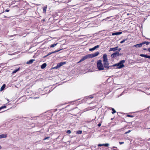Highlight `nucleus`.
Instances as JSON below:
<instances>
[{"label":"nucleus","mask_w":150,"mask_h":150,"mask_svg":"<svg viewBox=\"0 0 150 150\" xmlns=\"http://www.w3.org/2000/svg\"><path fill=\"white\" fill-rule=\"evenodd\" d=\"M125 62V61L124 60H122L120 61L119 63L115 64L111 66L112 67H116L117 69H120L125 67L124 65L123 64Z\"/></svg>","instance_id":"1"},{"label":"nucleus","mask_w":150,"mask_h":150,"mask_svg":"<svg viewBox=\"0 0 150 150\" xmlns=\"http://www.w3.org/2000/svg\"><path fill=\"white\" fill-rule=\"evenodd\" d=\"M97 66L99 70H101L104 69V67L103 64L102 63V61L100 60H99L97 61Z\"/></svg>","instance_id":"2"},{"label":"nucleus","mask_w":150,"mask_h":150,"mask_svg":"<svg viewBox=\"0 0 150 150\" xmlns=\"http://www.w3.org/2000/svg\"><path fill=\"white\" fill-rule=\"evenodd\" d=\"M103 64L104 67L108 69H111L112 67L111 66H108L109 63L108 61H105V62H103Z\"/></svg>","instance_id":"3"},{"label":"nucleus","mask_w":150,"mask_h":150,"mask_svg":"<svg viewBox=\"0 0 150 150\" xmlns=\"http://www.w3.org/2000/svg\"><path fill=\"white\" fill-rule=\"evenodd\" d=\"M99 54V52H97L95 53L89 54V55L90 58H91L97 56Z\"/></svg>","instance_id":"4"},{"label":"nucleus","mask_w":150,"mask_h":150,"mask_svg":"<svg viewBox=\"0 0 150 150\" xmlns=\"http://www.w3.org/2000/svg\"><path fill=\"white\" fill-rule=\"evenodd\" d=\"M88 58H90V57L89 56V54H87L86 56L83 57L79 61V62H82L85 60L86 59Z\"/></svg>","instance_id":"5"},{"label":"nucleus","mask_w":150,"mask_h":150,"mask_svg":"<svg viewBox=\"0 0 150 150\" xmlns=\"http://www.w3.org/2000/svg\"><path fill=\"white\" fill-rule=\"evenodd\" d=\"M66 64V62H61L60 63H58L57 66L54 67V68L57 69L60 67L62 66L64 64Z\"/></svg>","instance_id":"6"},{"label":"nucleus","mask_w":150,"mask_h":150,"mask_svg":"<svg viewBox=\"0 0 150 150\" xmlns=\"http://www.w3.org/2000/svg\"><path fill=\"white\" fill-rule=\"evenodd\" d=\"M103 62H105V61H107L108 60L107 56L106 54H103Z\"/></svg>","instance_id":"7"},{"label":"nucleus","mask_w":150,"mask_h":150,"mask_svg":"<svg viewBox=\"0 0 150 150\" xmlns=\"http://www.w3.org/2000/svg\"><path fill=\"white\" fill-rule=\"evenodd\" d=\"M117 54L116 52L112 54L111 55V58L112 59L118 57Z\"/></svg>","instance_id":"8"},{"label":"nucleus","mask_w":150,"mask_h":150,"mask_svg":"<svg viewBox=\"0 0 150 150\" xmlns=\"http://www.w3.org/2000/svg\"><path fill=\"white\" fill-rule=\"evenodd\" d=\"M118 47L117 46L116 47L114 48H110L109 50V51L110 52L112 51H115L117 50V48Z\"/></svg>","instance_id":"9"},{"label":"nucleus","mask_w":150,"mask_h":150,"mask_svg":"<svg viewBox=\"0 0 150 150\" xmlns=\"http://www.w3.org/2000/svg\"><path fill=\"white\" fill-rule=\"evenodd\" d=\"M99 45H97L95 47H93L91 48H90L89 49V50L90 51H93L95 50L96 49L98 48L99 47Z\"/></svg>","instance_id":"10"},{"label":"nucleus","mask_w":150,"mask_h":150,"mask_svg":"<svg viewBox=\"0 0 150 150\" xmlns=\"http://www.w3.org/2000/svg\"><path fill=\"white\" fill-rule=\"evenodd\" d=\"M122 33V32H118L112 33V35H118L121 34Z\"/></svg>","instance_id":"11"},{"label":"nucleus","mask_w":150,"mask_h":150,"mask_svg":"<svg viewBox=\"0 0 150 150\" xmlns=\"http://www.w3.org/2000/svg\"><path fill=\"white\" fill-rule=\"evenodd\" d=\"M143 45L142 44V42L140 44H137L135 45L134 46V47H142V45Z\"/></svg>","instance_id":"12"},{"label":"nucleus","mask_w":150,"mask_h":150,"mask_svg":"<svg viewBox=\"0 0 150 150\" xmlns=\"http://www.w3.org/2000/svg\"><path fill=\"white\" fill-rule=\"evenodd\" d=\"M7 137V134H2L0 135V139L3 138H6Z\"/></svg>","instance_id":"13"},{"label":"nucleus","mask_w":150,"mask_h":150,"mask_svg":"<svg viewBox=\"0 0 150 150\" xmlns=\"http://www.w3.org/2000/svg\"><path fill=\"white\" fill-rule=\"evenodd\" d=\"M35 61L34 59H31L27 62V64H31L33 62Z\"/></svg>","instance_id":"14"},{"label":"nucleus","mask_w":150,"mask_h":150,"mask_svg":"<svg viewBox=\"0 0 150 150\" xmlns=\"http://www.w3.org/2000/svg\"><path fill=\"white\" fill-rule=\"evenodd\" d=\"M62 49H60V50H56L55 51H54V52H50L48 54H47V55L48 56H49L51 54H53V53H55V52H57L59 51H60Z\"/></svg>","instance_id":"15"},{"label":"nucleus","mask_w":150,"mask_h":150,"mask_svg":"<svg viewBox=\"0 0 150 150\" xmlns=\"http://www.w3.org/2000/svg\"><path fill=\"white\" fill-rule=\"evenodd\" d=\"M47 66V64L46 63H45L42 64L41 66V68L42 69H44L45 68L46 66Z\"/></svg>","instance_id":"16"},{"label":"nucleus","mask_w":150,"mask_h":150,"mask_svg":"<svg viewBox=\"0 0 150 150\" xmlns=\"http://www.w3.org/2000/svg\"><path fill=\"white\" fill-rule=\"evenodd\" d=\"M140 56L141 57H146V58H149V55H146V54H140Z\"/></svg>","instance_id":"17"},{"label":"nucleus","mask_w":150,"mask_h":150,"mask_svg":"<svg viewBox=\"0 0 150 150\" xmlns=\"http://www.w3.org/2000/svg\"><path fill=\"white\" fill-rule=\"evenodd\" d=\"M150 43V42H149L144 41L142 42V44H143V45L144 44H146V45H148Z\"/></svg>","instance_id":"18"},{"label":"nucleus","mask_w":150,"mask_h":150,"mask_svg":"<svg viewBox=\"0 0 150 150\" xmlns=\"http://www.w3.org/2000/svg\"><path fill=\"white\" fill-rule=\"evenodd\" d=\"M5 87H6V85L5 84H3L2 85V86H1V91L3 90L4 89V88H5Z\"/></svg>","instance_id":"19"},{"label":"nucleus","mask_w":150,"mask_h":150,"mask_svg":"<svg viewBox=\"0 0 150 150\" xmlns=\"http://www.w3.org/2000/svg\"><path fill=\"white\" fill-rule=\"evenodd\" d=\"M57 44L58 43H57L55 44H53L51 45L50 46V47H55L56 45H57Z\"/></svg>","instance_id":"20"},{"label":"nucleus","mask_w":150,"mask_h":150,"mask_svg":"<svg viewBox=\"0 0 150 150\" xmlns=\"http://www.w3.org/2000/svg\"><path fill=\"white\" fill-rule=\"evenodd\" d=\"M19 70V68H18L17 69H16L15 70H14L13 72V73L14 74L16 73Z\"/></svg>","instance_id":"21"},{"label":"nucleus","mask_w":150,"mask_h":150,"mask_svg":"<svg viewBox=\"0 0 150 150\" xmlns=\"http://www.w3.org/2000/svg\"><path fill=\"white\" fill-rule=\"evenodd\" d=\"M111 110L112 111V114H114L116 112V111L113 108H112Z\"/></svg>","instance_id":"22"},{"label":"nucleus","mask_w":150,"mask_h":150,"mask_svg":"<svg viewBox=\"0 0 150 150\" xmlns=\"http://www.w3.org/2000/svg\"><path fill=\"white\" fill-rule=\"evenodd\" d=\"M82 133V131L81 130H78L76 131V134H81Z\"/></svg>","instance_id":"23"},{"label":"nucleus","mask_w":150,"mask_h":150,"mask_svg":"<svg viewBox=\"0 0 150 150\" xmlns=\"http://www.w3.org/2000/svg\"><path fill=\"white\" fill-rule=\"evenodd\" d=\"M128 39L127 38H126V39H124L123 40L121 41L120 42V43H124V42H125V41H127V40Z\"/></svg>","instance_id":"24"},{"label":"nucleus","mask_w":150,"mask_h":150,"mask_svg":"<svg viewBox=\"0 0 150 150\" xmlns=\"http://www.w3.org/2000/svg\"><path fill=\"white\" fill-rule=\"evenodd\" d=\"M46 9H47L46 7H44L43 8V11L44 13H46Z\"/></svg>","instance_id":"25"},{"label":"nucleus","mask_w":150,"mask_h":150,"mask_svg":"<svg viewBox=\"0 0 150 150\" xmlns=\"http://www.w3.org/2000/svg\"><path fill=\"white\" fill-rule=\"evenodd\" d=\"M117 54L118 57H119L120 55H122V54L119 53V52H117Z\"/></svg>","instance_id":"26"},{"label":"nucleus","mask_w":150,"mask_h":150,"mask_svg":"<svg viewBox=\"0 0 150 150\" xmlns=\"http://www.w3.org/2000/svg\"><path fill=\"white\" fill-rule=\"evenodd\" d=\"M104 146H108L109 145V144L108 143H106L105 144H104L103 145Z\"/></svg>","instance_id":"27"},{"label":"nucleus","mask_w":150,"mask_h":150,"mask_svg":"<svg viewBox=\"0 0 150 150\" xmlns=\"http://www.w3.org/2000/svg\"><path fill=\"white\" fill-rule=\"evenodd\" d=\"M67 133L70 134L71 133V131L70 130H68L67 131Z\"/></svg>","instance_id":"28"},{"label":"nucleus","mask_w":150,"mask_h":150,"mask_svg":"<svg viewBox=\"0 0 150 150\" xmlns=\"http://www.w3.org/2000/svg\"><path fill=\"white\" fill-rule=\"evenodd\" d=\"M127 116L128 117H134V116L133 115H127Z\"/></svg>","instance_id":"29"},{"label":"nucleus","mask_w":150,"mask_h":150,"mask_svg":"<svg viewBox=\"0 0 150 150\" xmlns=\"http://www.w3.org/2000/svg\"><path fill=\"white\" fill-rule=\"evenodd\" d=\"M121 50V48H119V49H117V51H116V52H119Z\"/></svg>","instance_id":"30"},{"label":"nucleus","mask_w":150,"mask_h":150,"mask_svg":"<svg viewBox=\"0 0 150 150\" xmlns=\"http://www.w3.org/2000/svg\"><path fill=\"white\" fill-rule=\"evenodd\" d=\"M103 145H104V144H99L98 145V146H104Z\"/></svg>","instance_id":"31"},{"label":"nucleus","mask_w":150,"mask_h":150,"mask_svg":"<svg viewBox=\"0 0 150 150\" xmlns=\"http://www.w3.org/2000/svg\"><path fill=\"white\" fill-rule=\"evenodd\" d=\"M1 108H2V109H3L4 108H6V105H4L3 106H1Z\"/></svg>","instance_id":"32"},{"label":"nucleus","mask_w":150,"mask_h":150,"mask_svg":"<svg viewBox=\"0 0 150 150\" xmlns=\"http://www.w3.org/2000/svg\"><path fill=\"white\" fill-rule=\"evenodd\" d=\"M119 143L120 144H123L124 143V142H119Z\"/></svg>","instance_id":"33"},{"label":"nucleus","mask_w":150,"mask_h":150,"mask_svg":"<svg viewBox=\"0 0 150 150\" xmlns=\"http://www.w3.org/2000/svg\"><path fill=\"white\" fill-rule=\"evenodd\" d=\"M131 131L130 130H129L127 132H126L125 133V134H127V133H129V132H130Z\"/></svg>","instance_id":"34"},{"label":"nucleus","mask_w":150,"mask_h":150,"mask_svg":"<svg viewBox=\"0 0 150 150\" xmlns=\"http://www.w3.org/2000/svg\"><path fill=\"white\" fill-rule=\"evenodd\" d=\"M101 125V124L100 123H99L98 125V127H100V126Z\"/></svg>","instance_id":"35"},{"label":"nucleus","mask_w":150,"mask_h":150,"mask_svg":"<svg viewBox=\"0 0 150 150\" xmlns=\"http://www.w3.org/2000/svg\"><path fill=\"white\" fill-rule=\"evenodd\" d=\"M89 98L91 99H92L93 98V96H89Z\"/></svg>","instance_id":"36"},{"label":"nucleus","mask_w":150,"mask_h":150,"mask_svg":"<svg viewBox=\"0 0 150 150\" xmlns=\"http://www.w3.org/2000/svg\"><path fill=\"white\" fill-rule=\"evenodd\" d=\"M49 138V137H47L45 138H44V140H46Z\"/></svg>","instance_id":"37"},{"label":"nucleus","mask_w":150,"mask_h":150,"mask_svg":"<svg viewBox=\"0 0 150 150\" xmlns=\"http://www.w3.org/2000/svg\"><path fill=\"white\" fill-rule=\"evenodd\" d=\"M9 10H8V9H6V11H5L6 12H9Z\"/></svg>","instance_id":"38"},{"label":"nucleus","mask_w":150,"mask_h":150,"mask_svg":"<svg viewBox=\"0 0 150 150\" xmlns=\"http://www.w3.org/2000/svg\"><path fill=\"white\" fill-rule=\"evenodd\" d=\"M143 50H147V49L146 48H143Z\"/></svg>","instance_id":"39"},{"label":"nucleus","mask_w":150,"mask_h":150,"mask_svg":"<svg viewBox=\"0 0 150 150\" xmlns=\"http://www.w3.org/2000/svg\"><path fill=\"white\" fill-rule=\"evenodd\" d=\"M147 50L149 52H150V47L148 48L147 49Z\"/></svg>","instance_id":"40"},{"label":"nucleus","mask_w":150,"mask_h":150,"mask_svg":"<svg viewBox=\"0 0 150 150\" xmlns=\"http://www.w3.org/2000/svg\"><path fill=\"white\" fill-rule=\"evenodd\" d=\"M48 56L47 55H47H46L44 57V58L46 57H47V56Z\"/></svg>","instance_id":"41"},{"label":"nucleus","mask_w":150,"mask_h":150,"mask_svg":"<svg viewBox=\"0 0 150 150\" xmlns=\"http://www.w3.org/2000/svg\"><path fill=\"white\" fill-rule=\"evenodd\" d=\"M4 17L6 18H7V16H4Z\"/></svg>","instance_id":"42"},{"label":"nucleus","mask_w":150,"mask_h":150,"mask_svg":"<svg viewBox=\"0 0 150 150\" xmlns=\"http://www.w3.org/2000/svg\"><path fill=\"white\" fill-rule=\"evenodd\" d=\"M2 109L1 107H0V110H1Z\"/></svg>","instance_id":"43"},{"label":"nucleus","mask_w":150,"mask_h":150,"mask_svg":"<svg viewBox=\"0 0 150 150\" xmlns=\"http://www.w3.org/2000/svg\"><path fill=\"white\" fill-rule=\"evenodd\" d=\"M1 146L0 145V149H1Z\"/></svg>","instance_id":"44"},{"label":"nucleus","mask_w":150,"mask_h":150,"mask_svg":"<svg viewBox=\"0 0 150 150\" xmlns=\"http://www.w3.org/2000/svg\"><path fill=\"white\" fill-rule=\"evenodd\" d=\"M127 15H129V13H128L127 14Z\"/></svg>","instance_id":"45"},{"label":"nucleus","mask_w":150,"mask_h":150,"mask_svg":"<svg viewBox=\"0 0 150 150\" xmlns=\"http://www.w3.org/2000/svg\"><path fill=\"white\" fill-rule=\"evenodd\" d=\"M147 39L148 40H150V39H149V38H147Z\"/></svg>","instance_id":"46"},{"label":"nucleus","mask_w":150,"mask_h":150,"mask_svg":"<svg viewBox=\"0 0 150 150\" xmlns=\"http://www.w3.org/2000/svg\"><path fill=\"white\" fill-rule=\"evenodd\" d=\"M149 59H150V56H149Z\"/></svg>","instance_id":"47"},{"label":"nucleus","mask_w":150,"mask_h":150,"mask_svg":"<svg viewBox=\"0 0 150 150\" xmlns=\"http://www.w3.org/2000/svg\"><path fill=\"white\" fill-rule=\"evenodd\" d=\"M15 6L17 7V5Z\"/></svg>","instance_id":"48"},{"label":"nucleus","mask_w":150,"mask_h":150,"mask_svg":"<svg viewBox=\"0 0 150 150\" xmlns=\"http://www.w3.org/2000/svg\"><path fill=\"white\" fill-rule=\"evenodd\" d=\"M149 129H150V128Z\"/></svg>","instance_id":"49"}]
</instances>
